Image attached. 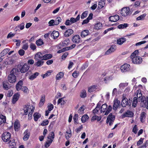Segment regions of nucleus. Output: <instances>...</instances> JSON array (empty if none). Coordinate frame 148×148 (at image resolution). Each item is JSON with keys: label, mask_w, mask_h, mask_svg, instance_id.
<instances>
[{"label": "nucleus", "mask_w": 148, "mask_h": 148, "mask_svg": "<svg viewBox=\"0 0 148 148\" xmlns=\"http://www.w3.org/2000/svg\"><path fill=\"white\" fill-rule=\"evenodd\" d=\"M16 70L15 69H13L10 71V74L8 77V79L9 82L11 83L15 82L16 81V77L15 75Z\"/></svg>", "instance_id": "obj_1"}, {"label": "nucleus", "mask_w": 148, "mask_h": 148, "mask_svg": "<svg viewBox=\"0 0 148 148\" xmlns=\"http://www.w3.org/2000/svg\"><path fill=\"white\" fill-rule=\"evenodd\" d=\"M101 111L103 112H105L104 115H107L109 114L112 110V106H109L107 108V105L106 103L103 104L101 107Z\"/></svg>", "instance_id": "obj_2"}, {"label": "nucleus", "mask_w": 148, "mask_h": 148, "mask_svg": "<svg viewBox=\"0 0 148 148\" xmlns=\"http://www.w3.org/2000/svg\"><path fill=\"white\" fill-rule=\"evenodd\" d=\"M34 107L33 106L30 105L29 103H28L25 106L24 108V114L27 115L28 112H34Z\"/></svg>", "instance_id": "obj_3"}, {"label": "nucleus", "mask_w": 148, "mask_h": 148, "mask_svg": "<svg viewBox=\"0 0 148 148\" xmlns=\"http://www.w3.org/2000/svg\"><path fill=\"white\" fill-rule=\"evenodd\" d=\"M120 13L121 15L123 16H126L130 15L132 13L130 8L127 7H124L122 8Z\"/></svg>", "instance_id": "obj_4"}, {"label": "nucleus", "mask_w": 148, "mask_h": 148, "mask_svg": "<svg viewBox=\"0 0 148 148\" xmlns=\"http://www.w3.org/2000/svg\"><path fill=\"white\" fill-rule=\"evenodd\" d=\"M132 59V62L134 64H140L143 61L142 58L140 56H136L132 57H130Z\"/></svg>", "instance_id": "obj_5"}, {"label": "nucleus", "mask_w": 148, "mask_h": 148, "mask_svg": "<svg viewBox=\"0 0 148 148\" xmlns=\"http://www.w3.org/2000/svg\"><path fill=\"white\" fill-rule=\"evenodd\" d=\"M11 134L9 132H5L2 135V139L4 142H7L10 139Z\"/></svg>", "instance_id": "obj_6"}, {"label": "nucleus", "mask_w": 148, "mask_h": 148, "mask_svg": "<svg viewBox=\"0 0 148 148\" xmlns=\"http://www.w3.org/2000/svg\"><path fill=\"white\" fill-rule=\"evenodd\" d=\"M115 119V117L112 113H110L107 117L106 122L108 123L110 125H111Z\"/></svg>", "instance_id": "obj_7"}, {"label": "nucleus", "mask_w": 148, "mask_h": 148, "mask_svg": "<svg viewBox=\"0 0 148 148\" xmlns=\"http://www.w3.org/2000/svg\"><path fill=\"white\" fill-rule=\"evenodd\" d=\"M148 101V97H145L143 96V97L138 100V102H141V105L143 107H145L147 101Z\"/></svg>", "instance_id": "obj_8"}, {"label": "nucleus", "mask_w": 148, "mask_h": 148, "mask_svg": "<svg viewBox=\"0 0 148 148\" xmlns=\"http://www.w3.org/2000/svg\"><path fill=\"white\" fill-rule=\"evenodd\" d=\"M130 66L129 64H125L122 66L120 69L122 72H125L129 70Z\"/></svg>", "instance_id": "obj_9"}, {"label": "nucleus", "mask_w": 148, "mask_h": 148, "mask_svg": "<svg viewBox=\"0 0 148 148\" xmlns=\"http://www.w3.org/2000/svg\"><path fill=\"white\" fill-rule=\"evenodd\" d=\"M29 66L27 64H25L20 69V71L21 73H25L29 69Z\"/></svg>", "instance_id": "obj_10"}, {"label": "nucleus", "mask_w": 148, "mask_h": 148, "mask_svg": "<svg viewBox=\"0 0 148 148\" xmlns=\"http://www.w3.org/2000/svg\"><path fill=\"white\" fill-rule=\"evenodd\" d=\"M116 49V46L114 45H112L110 48L105 53L106 55H109L114 52Z\"/></svg>", "instance_id": "obj_11"}, {"label": "nucleus", "mask_w": 148, "mask_h": 148, "mask_svg": "<svg viewBox=\"0 0 148 148\" xmlns=\"http://www.w3.org/2000/svg\"><path fill=\"white\" fill-rule=\"evenodd\" d=\"M81 39L80 36L78 35H75L72 38V41L75 43H79L80 42Z\"/></svg>", "instance_id": "obj_12"}, {"label": "nucleus", "mask_w": 148, "mask_h": 148, "mask_svg": "<svg viewBox=\"0 0 148 148\" xmlns=\"http://www.w3.org/2000/svg\"><path fill=\"white\" fill-rule=\"evenodd\" d=\"M24 135L23 138L24 141H27L29 139L30 135V132L28 129L26 130L23 133Z\"/></svg>", "instance_id": "obj_13"}, {"label": "nucleus", "mask_w": 148, "mask_h": 148, "mask_svg": "<svg viewBox=\"0 0 148 148\" xmlns=\"http://www.w3.org/2000/svg\"><path fill=\"white\" fill-rule=\"evenodd\" d=\"M120 104V101L117 99H115L114 101V104L113 109L114 110H116L118 108Z\"/></svg>", "instance_id": "obj_14"}, {"label": "nucleus", "mask_w": 148, "mask_h": 148, "mask_svg": "<svg viewBox=\"0 0 148 148\" xmlns=\"http://www.w3.org/2000/svg\"><path fill=\"white\" fill-rule=\"evenodd\" d=\"M128 99L124 95L123 96L122 101V106L123 107H125L126 106L129 105Z\"/></svg>", "instance_id": "obj_15"}, {"label": "nucleus", "mask_w": 148, "mask_h": 148, "mask_svg": "<svg viewBox=\"0 0 148 148\" xmlns=\"http://www.w3.org/2000/svg\"><path fill=\"white\" fill-rule=\"evenodd\" d=\"M119 19V16L116 15L113 16H111L109 17V19L110 21L115 22L118 21Z\"/></svg>", "instance_id": "obj_16"}, {"label": "nucleus", "mask_w": 148, "mask_h": 148, "mask_svg": "<svg viewBox=\"0 0 148 148\" xmlns=\"http://www.w3.org/2000/svg\"><path fill=\"white\" fill-rule=\"evenodd\" d=\"M73 31L71 29H69L66 30L64 33V36L66 37H69L73 33Z\"/></svg>", "instance_id": "obj_17"}, {"label": "nucleus", "mask_w": 148, "mask_h": 148, "mask_svg": "<svg viewBox=\"0 0 148 148\" xmlns=\"http://www.w3.org/2000/svg\"><path fill=\"white\" fill-rule=\"evenodd\" d=\"M133 113L131 111L127 110L126 112L124 113L123 115V117H131L133 116Z\"/></svg>", "instance_id": "obj_18"}, {"label": "nucleus", "mask_w": 148, "mask_h": 148, "mask_svg": "<svg viewBox=\"0 0 148 148\" xmlns=\"http://www.w3.org/2000/svg\"><path fill=\"white\" fill-rule=\"evenodd\" d=\"M23 85V82L21 80L19 81L17 84L16 88V90L19 91L22 88V85Z\"/></svg>", "instance_id": "obj_19"}, {"label": "nucleus", "mask_w": 148, "mask_h": 148, "mask_svg": "<svg viewBox=\"0 0 148 148\" xmlns=\"http://www.w3.org/2000/svg\"><path fill=\"white\" fill-rule=\"evenodd\" d=\"M20 125L18 121H16L14 123V127L15 131H18L20 129Z\"/></svg>", "instance_id": "obj_20"}, {"label": "nucleus", "mask_w": 148, "mask_h": 148, "mask_svg": "<svg viewBox=\"0 0 148 148\" xmlns=\"http://www.w3.org/2000/svg\"><path fill=\"white\" fill-rule=\"evenodd\" d=\"M59 35L58 32L54 31L51 33V36L53 38L56 39L59 36Z\"/></svg>", "instance_id": "obj_21"}, {"label": "nucleus", "mask_w": 148, "mask_h": 148, "mask_svg": "<svg viewBox=\"0 0 148 148\" xmlns=\"http://www.w3.org/2000/svg\"><path fill=\"white\" fill-rule=\"evenodd\" d=\"M97 89V86L96 85H92L88 87V91L89 93H91L95 91Z\"/></svg>", "instance_id": "obj_22"}, {"label": "nucleus", "mask_w": 148, "mask_h": 148, "mask_svg": "<svg viewBox=\"0 0 148 148\" xmlns=\"http://www.w3.org/2000/svg\"><path fill=\"white\" fill-rule=\"evenodd\" d=\"M43 56L42 54L40 52L37 53L35 56L34 59L36 60H42Z\"/></svg>", "instance_id": "obj_23"}, {"label": "nucleus", "mask_w": 148, "mask_h": 148, "mask_svg": "<svg viewBox=\"0 0 148 148\" xmlns=\"http://www.w3.org/2000/svg\"><path fill=\"white\" fill-rule=\"evenodd\" d=\"M89 34L90 32L88 30H85L81 32V36L82 38H84L88 35Z\"/></svg>", "instance_id": "obj_24"}, {"label": "nucleus", "mask_w": 148, "mask_h": 148, "mask_svg": "<svg viewBox=\"0 0 148 148\" xmlns=\"http://www.w3.org/2000/svg\"><path fill=\"white\" fill-rule=\"evenodd\" d=\"M19 96L20 95L18 93H16L14 95L12 100V102L13 104L15 103L18 100Z\"/></svg>", "instance_id": "obj_25"}, {"label": "nucleus", "mask_w": 148, "mask_h": 148, "mask_svg": "<svg viewBox=\"0 0 148 148\" xmlns=\"http://www.w3.org/2000/svg\"><path fill=\"white\" fill-rule=\"evenodd\" d=\"M64 73L63 72H60L57 75L56 78L57 80H60L64 76Z\"/></svg>", "instance_id": "obj_26"}, {"label": "nucleus", "mask_w": 148, "mask_h": 148, "mask_svg": "<svg viewBox=\"0 0 148 148\" xmlns=\"http://www.w3.org/2000/svg\"><path fill=\"white\" fill-rule=\"evenodd\" d=\"M126 41V38H121L118 39L117 41V43L120 45H122Z\"/></svg>", "instance_id": "obj_27"}, {"label": "nucleus", "mask_w": 148, "mask_h": 148, "mask_svg": "<svg viewBox=\"0 0 148 148\" xmlns=\"http://www.w3.org/2000/svg\"><path fill=\"white\" fill-rule=\"evenodd\" d=\"M71 131L70 129L66 132V134H65V138L67 140L69 139L71 136Z\"/></svg>", "instance_id": "obj_28"}, {"label": "nucleus", "mask_w": 148, "mask_h": 148, "mask_svg": "<svg viewBox=\"0 0 148 148\" xmlns=\"http://www.w3.org/2000/svg\"><path fill=\"white\" fill-rule=\"evenodd\" d=\"M3 87L4 89L7 90H8L10 88V84L7 82H3Z\"/></svg>", "instance_id": "obj_29"}, {"label": "nucleus", "mask_w": 148, "mask_h": 148, "mask_svg": "<svg viewBox=\"0 0 148 148\" xmlns=\"http://www.w3.org/2000/svg\"><path fill=\"white\" fill-rule=\"evenodd\" d=\"M53 56L51 54H47L43 56L42 60H47L51 59L52 57Z\"/></svg>", "instance_id": "obj_30"}, {"label": "nucleus", "mask_w": 148, "mask_h": 148, "mask_svg": "<svg viewBox=\"0 0 148 148\" xmlns=\"http://www.w3.org/2000/svg\"><path fill=\"white\" fill-rule=\"evenodd\" d=\"M6 121V117L2 114L0 115V125L4 123Z\"/></svg>", "instance_id": "obj_31"}, {"label": "nucleus", "mask_w": 148, "mask_h": 148, "mask_svg": "<svg viewBox=\"0 0 148 148\" xmlns=\"http://www.w3.org/2000/svg\"><path fill=\"white\" fill-rule=\"evenodd\" d=\"M9 51L10 49H4L0 53V57L6 55Z\"/></svg>", "instance_id": "obj_32"}, {"label": "nucleus", "mask_w": 148, "mask_h": 148, "mask_svg": "<svg viewBox=\"0 0 148 148\" xmlns=\"http://www.w3.org/2000/svg\"><path fill=\"white\" fill-rule=\"evenodd\" d=\"M101 107V104L99 103H98L97 106L96 108L93 110V113L94 114L97 113Z\"/></svg>", "instance_id": "obj_33"}, {"label": "nucleus", "mask_w": 148, "mask_h": 148, "mask_svg": "<svg viewBox=\"0 0 148 148\" xmlns=\"http://www.w3.org/2000/svg\"><path fill=\"white\" fill-rule=\"evenodd\" d=\"M34 121H38V119H39L41 116V115L39 113L36 112L34 114Z\"/></svg>", "instance_id": "obj_34"}, {"label": "nucleus", "mask_w": 148, "mask_h": 148, "mask_svg": "<svg viewBox=\"0 0 148 148\" xmlns=\"http://www.w3.org/2000/svg\"><path fill=\"white\" fill-rule=\"evenodd\" d=\"M89 117L87 114H85L82 116L81 118V121L83 123L85 122L86 121L88 120Z\"/></svg>", "instance_id": "obj_35"}, {"label": "nucleus", "mask_w": 148, "mask_h": 148, "mask_svg": "<svg viewBox=\"0 0 148 148\" xmlns=\"http://www.w3.org/2000/svg\"><path fill=\"white\" fill-rule=\"evenodd\" d=\"M136 96L138 100L143 97V96L142 95L141 91L140 90H138L137 91Z\"/></svg>", "instance_id": "obj_36"}, {"label": "nucleus", "mask_w": 148, "mask_h": 148, "mask_svg": "<svg viewBox=\"0 0 148 148\" xmlns=\"http://www.w3.org/2000/svg\"><path fill=\"white\" fill-rule=\"evenodd\" d=\"M39 75V73L36 72L34 74L31 75L29 77V79L31 80H33L34 79L36 78L37 76Z\"/></svg>", "instance_id": "obj_37"}, {"label": "nucleus", "mask_w": 148, "mask_h": 148, "mask_svg": "<svg viewBox=\"0 0 148 148\" xmlns=\"http://www.w3.org/2000/svg\"><path fill=\"white\" fill-rule=\"evenodd\" d=\"M38 61L35 64V65L38 67H40L44 64V62L42 60H38Z\"/></svg>", "instance_id": "obj_38"}, {"label": "nucleus", "mask_w": 148, "mask_h": 148, "mask_svg": "<svg viewBox=\"0 0 148 148\" xmlns=\"http://www.w3.org/2000/svg\"><path fill=\"white\" fill-rule=\"evenodd\" d=\"M55 135L53 132H52L49 134L47 137L48 139H51L53 140L54 138Z\"/></svg>", "instance_id": "obj_39"}, {"label": "nucleus", "mask_w": 148, "mask_h": 148, "mask_svg": "<svg viewBox=\"0 0 148 148\" xmlns=\"http://www.w3.org/2000/svg\"><path fill=\"white\" fill-rule=\"evenodd\" d=\"M86 92L85 90H82L80 93V96L81 98H85L86 96Z\"/></svg>", "instance_id": "obj_40"}, {"label": "nucleus", "mask_w": 148, "mask_h": 148, "mask_svg": "<svg viewBox=\"0 0 148 148\" xmlns=\"http://www.w3.org/2000/svg\"><path fill=\"white\" fill-rule=\"evenodd\" d=\"M101 116L95 115L92 117L91 120L92 121H94L96 120H97V121H99L101 120Z\"/></svg>", "instance_id": "obj_41"}, {"label": "nucleus", "mask_w": 148, "mask_h": 148, "mask_svg": "<svg viewBox=\"0 0 148 148\" xmlns=\"http://www.w3.org/2000/svg\"><path fill=\"white\" fill-rule=\"evenodd\" d=\"M105 4V1H100L99 3L98 7L99 8H102L104 6Z\"/></svg>", "instance_id": "obj_42"}, {"label": "nucleus", "mask_w": 148, "mask_h": 148, "mask_svg": "<svg viewBox=\"0 0 148 148\" xmlns=\"http://www.w3.org/2000/svg\"><path fill=\"white\" fill-rule=\"evenodd\" d=\"M102 27V24L99 22L97 23L95 25V28L97 29H99L101 28Z\"/></svg>", "instance_id": "obj_43"}, {"label": "nucleus", "mask_w": 148, "mask_h": 148, "mask_svg": "<svg viewBox=\"0 0 148 148\" xmlns=\"http://www.w3.org/2000/svg\"><path fill=\"white\" fill-rule=\"evenodd\" d=\"M62 19L60 17H57L55 19V25H58L60 22L61 21Z\"/></svg>", "instance_id": "obj_44"}, {"label": "nucleus", "mask_w": 148, "mask_h": 148, "mask_svg": "<svg viewBox=\"0 0 148 148\" xmlns=\"http://www.w3.org/2000/svg\"><path fill=\"white\" fill-rule=\"evenodd\" d=\"M53 140L52 139H48L46 143L45 144V147H48L51 144Z\"/></svg>", "instance_id": "obj_45"}, {"label": "nucleus", "mask_w": 148, "mask_h": 148, "mask_svg": "<svg viewBox=\"0 0 148 148\" xmlns=\"http://www.w3.org/2000/svg\"><path fill=\"white\" fill-rule=\"evenodd\" d=\"M128 24L127 23L120 24L117 27L119 29H123L126 28L128 26Z\"/></svg>", "instance_id": "obj_46"}, {"label": "nucleus", "mask_w": 148, "mask_h": 148, "mask_svg": "<svg viewBox=\"0 0 148 148\" xmlns=\"http://www.w3.org/2000/svg\"><path fill=\"white\" fill-rule=\"evenodd\" d=\"M138 101V99L136 97H135L133 100L132 103V106L134 107H135L136 106V104Z\"/></svg>", "instance_id": "obj_47"}, {"label": "nucleus", "mask_w": 148, "mask_h": 148, "mask_svg": "<svg viewBox=\"0 0 148 148\" xmlns=\"http://www.w3.org/2000/svg\"><path fill=\"white\" fill-rule=\"evenodd\" d=\"M128 85V83H121L119 85V87L120 88H123L127 86Z\"/></svg>", "instance_id": "obj_48"}, {"label": "nucleus", "mask_w": 148, "mask_h": 148, "mask_svg": "<svg viewBox=\"0 0 148 148\" xmlns=\"http://www.w3.org/2000/svg\"><path fill=\"white\" fill-rule=\"evenodd\" d=\"M36 43L38 46H41L43 44L44 42L42 39H40L36 41Z\"/></svg>", "instance_id": "obj_49"}, {"label": "nucleus", "mask_w": 148, "mask_h": 148, "mask_svg": "<svg viewBox=\"0 0 148 148\" xmlns=\"http://www.w3.org/2000/svg\"><path fill=\"white\" fill-rule=\"evenodd\" d=\"M146 14H144L140 16L137 17L136 18L137 20L139 21L144 19L145 17Z\"/></svg>", "instance_id": "obj_50"}, {"label": "nucleus", "mask_w": 148, "mask_h": 148, "mask_svg": "<svg viewBox=\"0 0 148 148\" xmlns=\"http://www.w3.org/2000/svg\"><path fill=\"white\" fill-rule=\"evenodd\" d=\"M58 104L60 103L61 105L64 104L65 103V102L63 99V98L59 99L58 100Z\"/></svg>", "instance_id": "obj_51"}, {"label": "nucleus", "mask_w": 148, "mask_h": 148, "mask_svg": "<svg viewBox=\"0 0 148 148\" xmlns=\"http://www.w3.org/2000/svg\"><path fill=\"white\" fill-rule=\"evenodd\" d=\"M88 14V11H85L82 14L81 16V18L82 19H83L84 18L86 17L87 16V14Z\"/></svg>", "instance_id": "obj_52"}, {"label": "nucleus", "mask_w": 148, "mask_h": 148, "mask_svg": "<svg viewBox=\"0 0 148 148\" xmlns=\"http://www.w3.org/2000/svg\"><path fill=\"white\" fill-rule=\"evenodd\" d=\"M51 71H49L47 72L44 75H43L42 76L43 78H45V77L49 76L51 74Z\"/></svg>", "instance_id": "obj_53"}, {"label": "nucleus", "mask_w": 148, "mask_h": 148, "mask_svg": "<svg viewBox=\"0 0 148 148\" xmlns=\"http://www.w3.org/2000/svg\"><path fill=\"white\" fill-rule=\"evenodd\" d=\"M9 145L12 146L11 147H14V145H15V143L14 142V140L13 139L12 140H10L9 141V142L8 143Z\"/></svg>", "instance_id": "obj_54"}, {"label": "nucleus", "mask_w": 148, "mask_h": 148, "mask_svg": "<svg viewBox=\"0 0 148 148\" xmlns=\"http://www.w3.org/2000/svg\"><path fill=\"white\" fill-rule=\"evenodd\" d=\"M84 106H82L81 107L78 111V112L80 114H82L84 112Z\"/></svg>", "instance_id": "obj_55"}, {"label": "nucleus", "mask_w": 148, "mask_h": 148, "mask_svg": "<svg viewBox=\"0 0 148 148\" xmlns=\"http://www.w3.org/2000/svg\"><path fill=\"white\" fill-rule=\"evenodd\" d=\"M68 48H67V47H64L62 49H61L58 51L57 52V53H59L63 52H64L68 50Z\"/></svg>", "instance_id": "obj_56"}, {"label": "nucleus", "mask_w": 148, "mask_h": 148, "mask_svg": "<svg viewBox=\"0 0 148 148\" xmlns=\"http://www.w3.org/2000/svg\"><path fill=\"white\" fill-rule=\"evenodd\" d=\"M145 113L144 112H143L141 113L140 117V120L141 122H143V120L145 118Z\"/></svg>", "instance_id": "obj_57"}, {"label": "nucleus", "mask_w": 148, "mask_h": 148, "mask_svg": "<svg viewBox=\"0 0 148 148\" xmlns=\"http://www.w3.org/2000/svg\"><path fill=\"white\" fill-rule=\"evenodd\" d=\"M139 51L138 50H136L131 54L130 57L136 56V55H138Z\"/></svg>", "instance_id": "obj_58"}, {"label": "nucleus", "mask_w": 148, "mask_h": 148, "mask_svg": "<svg viewBox=\"0 0 148 148\" xmlns=\"http://www.w3.org/2000/svg\"><path fill=\"white\" fill-rule=\"evenodd\" d=\"M25 23L23 22L18 25V27L21 30L23 29L25 27Z\"/></svg>", "instance_id": "obj_59"}, {"label": "nucleus", "mask_w": 148, "mask_h": 148, "mask_svg": "<svg viewBox=\"0 0 148 148\" xmlns=\"http://www.w3.org/2000/svg\"><path fill=\"white\" fill-rule=\"evenodd\" d=\"M78 114H75L74 115L73 119L75 123H77V121H78Z\"/></svg>", "instance_id": "obj_60"}, {"label": "nucleus", "mask_w": 148, "mask_h": 148, "mask_svg": "<svg viewBox=\"0 0 148 148\" xmlns=\"http://www.w3.org/2000/svg\"><path fill=\"white\" fill-rule=\"evenodd\" d=\"M148 144V140H146V142L144 143L143 145L140 146L138 147V148H143L144 147L145 148H146V147L147 146V144Z\"/></svg>", "instance_id": "obj_61"}, {"label": "nucleus", "mask_w": 148, "mask_h": 148, "mask_svg": "<svg viewBox=\"0 0 148 148\" xmlns=\"http://www.w3.org/2000/svg\"><path fill=\"white\" fill-rule=\"evenodd\" d=\"M144 139V138H140V139H139V140L137 142V145L138 146L139 145H141V144H142L143 142V140Z\"/></svg>", "instance_id": "obj_62"}, {"label": "nucleus", "mask_w": 148, "mask_h": 148, "mask_svg": "<svg viewBox=\"0 0 148 148\" xmlns=\"http://www.w3.org/2000/svg\"><path fill=\"white\" fill-rule=\"evenodd\" d=\"M30 47L32 50H34L36 49V46L34 44L31 43L30 45Z\"/></svg>", "instance_id": "obj_63"}, {"label": "nucleus", "mask_w": 148, "mask_h": 148, "mask_svg": "<svg viewBox=\"0 0 148 148\" xmlns=\"http://www.w3.org/2000/svg\"><path fill=\"white\" fill-rule=\"evenodd\" d=\"M25 53V51L23 49H20L18 51V54L21 56H23L24 54Z\"/></svg>", "instance_id": "obj_64"}]
</instances>
